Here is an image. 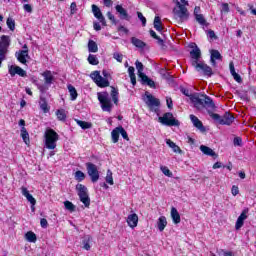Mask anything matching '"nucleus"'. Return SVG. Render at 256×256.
<instances>
[{
	"mask_svg": "<svg viewBox=\"0 0 256 256\" xmlns=\"http://www.w3.org/2000/svg\"><path fill=\"white\" fill-rule=\"evenodd\" d=\"M191 100L194 102V107H196V109H207L209 116L213 119V121H215V123H218L219 125H231L233 121H235V117H233V115H231L229 112H225L223 116L213 113L216 106L213 99H211L209 96H202L201 98L192 96Z\"/></svg>",
	"mask_w": 256,
	"mask_h": 256,
	"instance_id": "obj_1",
	"label": "nucleus"
},
{
	"mask_svg": "<svg viewBox=\"0 0 256 256\" xmlns=\"http://www.w3.org/2000/svg\"><path fill=\"white\" fill-rule=\"evenodd\" d=\"M9 47H11V37L7 35H2L0 37V67L7 59V53H9Z\"/></svg>",
	"mask_w": 256,
	"mask_h": 256,
	"instance_id": "obj_2",
	"label": "nucleus"
},
{
	"mask_svg": "<svg viewBox=\"0 0 256 256\" xmlns=\"http://www.w3.org/2000/svg\"><path fill=\"white\" fill-rule=\"evenodd\" d=\"M45 145L46 149H55L57 147V141H59V134L53 129H47L45 134Z\"/></svg>",
	"mask_w": 256,
	"mask_h": 256,
	"instance_id": "obj_3",
	"label": "nucleus"
},
{
	"mask_svg": "<svg viewBox=\"0 0 256 256\" xmlns=\"http://www.w3.org/2000/svg\"><path fill=\"white\" fill-rule=\"evenodd\" d=\"M76 191L84 207L89 208V206L91 205V198L89 197V191L87 190V187L83 184H77Z\"/></svg>",
	"mask_w": 256,
	"mask_h": 256,
	"instance_id": "obj_4",
	"label": "nucleus"
},
{
	"mask_svg": "<svg viewBox=\"0 0 256 256\" xmlns=\"http://www.w3.org/2000/svg\"><path fill=\"white\" fill-rule=\"evenodd\" d=\"M98 101L101 105L102 111H106L111 113V109H113V104L111 103V97L108 92H98Z\"/></svg>",
	"mask_w": 256,
	"mask_h": 256,
	"instance_id": "obj_5",
	"label": "nucleus"
},
{
	"mask_svg": "<svg viewBox=\"0 0 256 256\" xmlns=\"http://www.w3.org/2000/svg\"><path fill=\"white\" fill-rule=\"evenodd\" d=\"M176 6L177 8H174L173 10L175 18L179 19L180 21H187V19H189V11L187 10V7L181 4L179 0H176Z\"/></svg>",
	"mask_w": 256,
	"mask_h": 256,
	"instance_id": "obj_6",
	"label": "nucleus"
},
{
	"mask_svg": "<svg viewBox=\"0 0 256 256\" xmlns=\"http://www.w3.org/2000/svg\"><path fill=\"white\" fill-rule=\"evenodd\" d=\"M192 67H194L195 71L202 73V75L205 77H211V75H213V69L210 68V66L207 65L203 60H200V62H195Z\"/></svg>",
	"mask_w": 256,
	"mask_h": 256,
	"instance_id": "obj_7",
	"label": "nucleus"
},
{
	"mask_svg": "<svg viewBox=\"0 0 256 256\" xmlns=\"http://www.w3.org/2000/svg\"><path fill=\"white\" fill-rule=\"evenodd\" d=\"M162 125H166V127H179V120L173 117V113L167 112L162 117L158 118Z\"/></svg>",
	"mask_w": 256,
	"mask_h": 256,
	"instance_id": "obj_8",
	"label": "nucleus"
},
{
	"mask_svg": "<svg viewBox=\"0 0 256 256\" xmlns=\"http://www.w3.org/2000/svg\"><path fill=\"white\" fill-rule=\"evenodd\" d=\"M86 165V171L91 179L92 183H97L99 181V169L97 168V165L88 162Z\"/></svg>",
	"mask_w": 256,
	"mask_h": 256,
	"instance_id": "obj_9",
	"label": "nucleus"
},
{
	"mask_svg": "<svg viewBox=\"0 0 256 256\" xmlns=\"http://www.w3.org/2000/svg\"><path fill=\"white\" fill-rule=\"evenodd\" d=\"M91 79L96 83L98 87H109V80L107 78H104L101 76V72L99 71H93L90 74Z\"/></svg>",
	"mask_w": 256,
	"mask_h": 256,
	"instance_id": "obj_10",
	"label": "nucleus"
},
{
	"mask_svg": "<svg viewBox=\"0 0 256 256\" xmlns=\"http://www.w3.org/2000/svg\"><path fill=\"white\" fill-rule=\"evenodd\" d=\"M200 61H202L201 49L195 44V47L190 51V63L191 65H195V63H199Z\"/></svg>",
	"mask_w": 256,
	"mask_h": 256,
	"instance_id": "obj_11",
	"label": "nucleus"
},
{
	"mask_svg": "<svg viewBox=\"0 0 256 256\" xmlns=\"http://www.w3.org/2000/svg\"><path fill=\"white\" fill-rule=\"evenodd\" d=\"M248 215H249V208H244L240 216L237 218V221L235 224V229L237 231H239V229H241V227L245 225V220L247 219Z\"/></svg>",
	"mask_w": 256,
	"mask_h": 256,
	"instance_id": "obj_12",
	"label": "nucleus"
},
{
	"mask_svg": "<svg viewBox=\"0 0 256 256\" xmlns=\"http://www.w3.org/2000/svg\"><path fill=\"white\" fill-rule=\"evenodd\" d=\"M15 57L22 65H27V59H30L29 50H19L15 52Z\"/></svg>",
	"mask_w": 256,
	"mask_h": 256,
	"instance_id": "obj_13",
	"label": "nucleus"
},
{
	"mask_svg": "<svg viewBox=\"0 0 256 256\" xmlns=\"http://www.w3.org/2000/svg\"><path fill=\"white\" fill-rule=\"evenodd\" d=\"M92 13L98 21L105 27L107 26V21L105 20V16H103V13L101 12V9L97 7V5L93 4L92 5Z\"/></svg>",
	"mask_w": 256,
	"mask_h": 256,
	"instance_id": "obj_14",
	"label": "nucleus"
},
{
	"mask_svg": "<svg viewBox=\"0 0 256 256\" xmlns=\"http://www.w3.org/2000/svg\"><path fill=\"white\" fill-rule=\"evenodd\" d=\"M145 95L146 97L144 98V101L146 105H148V107H159V105H161V102L159 101V99L149 94V92H146Z\"/></svg>",
	"mask_w": 256,
	"mask_h": 256,
	"instance_id": "obj_15",
	"label": "nucleus"
},
{
	"mask_svg": "<svg viewBox=\"0 0 256 256\" xmlns=\"http://www.w3.org/2000/svg\"><path fill=\"white\" fill-rule=\"evenodd\" d=\"M9 73L11 77H15L16 75H19L20 77H27V72L19 66H14V65L10 66Z\"/></svg>",
	"mask_w": 256,
	"mask_h": 256,
	"instance_id": "obj_16",
	"label": "nucleus"
},
{
	"mask_svg": "<svg viewBox=\"0 0 256 256\" xmlns=\"http://www.w3.org/2000/svg\"><path fill=\"white\" fill-rule=\"evenodd\" d=\"M138 77H139L140 83L142 85H147L151 89H155V81H153V79L149 78V76H147V74H140V76H138Z\"/></svg>",
	"mask_w": 256,
	"mask_h": 256,
	"instance_id": "obj_17",
	"label": "nucleus"
},
{
	"mask_svg": "<svg viewBox=\"0 0 256 256\" xmlns=\"http://www.w3.org/2000/svg\"><path fill=\"white\" fill-rule=\"evenodd\" d=\"M190 121H192V123L196 127V129H199V131L201 133H205V131H207L205 126H203V122H201V120H199V118L197 116L191 114L190 115Z\"/></svg>",
	"mask_w": 256,
	"mask_h": 256,
	"instance_id": "obj_18",
	"label": "nucleus"
},
{
	"mask_svg": "<svg viewBox=\"0 0 256 256\" xmlns=\"http://www.w3.org/2000/svg\"><path fill=\"white\" fill-rule=\"evenodd\" d=\"M210 53V63L211 65H213V67H215L217 65L216 61H221L223 59V56H221V53L218 50H211Z\"/></svg>",
	"mask_w": 256,
	"mask_h": 256,
	"instance_id": "obj_19",
	"label": "nucleus"
},
{
	"mask_svg": "<svg viewBox=\"0 0 256 256\" xmlns=\"http://www.w3.org/2000/svg\"><path fill=\"white\" fill-rule=\"evenodd\" d=\"M127 223L131 229H135V227H137V223H139V216L135 213L128 215Z\"/></svg>",
	"mask_w": 256,
	"mask_h": 256,
	"instance_id": "obj_20",
	"label": "nucleus"
},
{
	"mask_svg": "<svg viewBox=\"0 0 256 256\" xmlns=\"http://www.w3.org/2000/svg\"><path fill=\"white\" fill-rule=\"evenodd\" d=\"M115 9L117 13H119L120 19H124L125 21H130L131 17L129 16V13H127V10L123 8V6L116 5Z\"/></svg>",
	"mask_w": 256,
	"mask_h": 256,
	"instance_id": "obj_21",
	"label": "nucleus"
},
{
	"mask_svg": "<svg viewBox=\"0 0 256 256\" xmlns=\"http://www.w3.org/2000/svg\"><path fill=\"white\" fill-rule=\"evenodd\" d=\"M21 191H22V195L24 197H26L27 201H29V203L32 205V207H34V205L37 203V200H35L33 195H31L29 193V190L27 188H25V187H22Z\"/></svg>",
	"mask_w": 256,
	"mask_h": 256,
	"instance_id": "obj_22",
	"label": "nucleus"
},
{
	"mask_svg": "<svg viewBox=\"0 0 256 256\" xmlns=\"http://www.w3.org/2000/svg\"><path fill=\"white\" fill-rule=\"evenodd\" d=\"M42 77H44V83L46 85H52L55 77L53 76V73L51 71L46 70L45 72L42 73Z\"/></svg>",
	"mask_w": 256,
	"mask_h": 256,
	"instance_id": "obj_23",
	"label": "nucleus"
},
{
	"mask_svg": "<svg viewBox=\"0 0 256 256\" xmlns=\"http://www.w3.org/2000/svg\"><path fill=\"white\" fill-rule=\"evenodd\" d=\"M200 151H202L204 155H208V157H214V159H217V153H215V151L208 146L201 145Z\"/></svg>",
	"mask_w": 256,
	"mask_h": 256,
	"instance_id": "obj_24",
	"label": "nucleus"
},
{
	"mask_svg": "<svg viewBox=\"0 0 256 256\" xmlns=\"http://www.w3.org/2000/svg\"><path fill=\"white\" fill-rule=\"evenodd\" d=\"M91 241H93V238L90 235H85L82 239V245L83 249L85 251H91Z\"/></svg>",
	"mask_w": 256,
	"mask_h": 256,
	"instance_id": "obj_25",
	"label": "nucleus"
},
{
	"mask_svg": "<svg viewBox=\"0 0 256 256\" xmlns=\"http://www.w3.org/2000/svg\"><path fill=\"white\" fill-rule=\"evenodd\" d=\"M171 217H172V221H173V223H175V225H178V223H181V215H179V211H177V208L172 207Z\"/></svg>",
	"mask_w": 256,
	"mask_h": 256,
	"instance_id": "obj_26",
	"label": "nucleus"
},
{
	"mask_svg": "<svg viewBox=\"0 0 256 256\" xmlns=\"http://www.w3.org/2000/svg\"><path fill=\"white\" fill-rule=\"evenodd\" d=\"M40 109L43 111V113H49V104H47V99L43 96H40V101H39Z\"/></svg>",
	"mask_w": 256,
	"mask_h": 256,
	"instance_id": "obj_27",
	"label": "nucleus"
},
{
	"mask_svg": "<svg viewBox=\"0 0 256 256\" xmlns=\"http://www.w3.org/2000/svg\"><path fill=\"white\" fill-rule=\"evenodd\" d=\"M157 227L160 232L165 231V228L167 227V218L165 216H160L157 222Z\"/></svg>",
	"mask_w": 256,
	"mask_h": 256,
	"instance_id": "obj_28",
	"label": "nucleus"
},
{
	"mask_svg": "<svg viewBox=\"0 0 256 256\" xmlns=\"http://www.w3.org/2000/svg\"><path fill=\"white\" fill-rule=\"evenodd\" d=\"M131 43L132 45H134V47H137L138 49H145L147 45L145 42L135 37L131 38Z\"/></svg>",
	"mask_w": 256,
	"mask_h": 256,
	"instance_id": "obj_29",
	"label": "nucleus"
},
{
	"mask_svg": "<svg viewBox=\"0 0 256 256\" xmlns=\"http://www.w3.org/2000/svg\"><path fill=\"white\" fill-rule=\"evenodd\" d=\"M166 144L172 149L174 153H183V150L175 144V142L171 141V139L166 140Z\"/></svg>",
	"mask_w": 256,
	"mask_h": 256,
	"instance_id": "obj_30",
	"label": "nucleus"
},
{
	"mask_svg": "<svg viewBox=\"0 0 256 256\" xmlns=\"http://www.w3.org/2000/svg\"><path fill=\"white\" fill-rule=\"evenodd\" d=\"M182 93L183 95H185L186 97L190 98L191 103H193V105H195V102L191 99V97H198L199 99H201L203 96L207 97L206 94H189V90L187 89H182Z\"/></svg>",
	"mask_w": 256,
	"mask_h": 256,
	"instance_id": "obj_31",
	"label": "nucleus"
},
{
	"mask_svg": "<svg viewBox=\"0 0 256 256\" xmlns=\"http://www.w3.org/2000/svg\"><path fill=\"white\" fill-rule=\"evenodd\" d=\"M163 23L161 22V17L156 16L154 18V29H156V31H158L159 33L163 32Z\"/></svg>",
	"mask_w": 256,
	"mask_h": 256,
	"instance_id": "obj_32",
	"label": "nucleus"
},
{
	"mask_svg": "<svg viewBox=\"0 0 256 256\" xmlns=\"http://www.w3.org/2000/svg\"><path fill=\"white\" fill-rule=\"evenodd\" d=\"M111 89L112 101L114 105H119V90H117L115 87H112Z\"/></svg>",
	"mask_w": 256,
	"mask_h": 256,
	"instance_id": "obj_33",
	"label": "nucleus"
},
{
	"mask_svg": "<svg viewBox=\"0 0 256 256\" xmlns=\"http://www.w3.org/2000/svg\"><path fill=\"white\" fill-rule=\"evenodd\" d=\"M88 51L89 53H97L99 51V47L97 46V42L93 40H89L88 42Z\"/></svg>",
	"mask_w": 256,
	"mask_h": 256,
	"instance_id": "obj_34",
	"label": "nucleus"
},
{
	"mask_svg": "<svg viewBox=\"0 0 256 256\" xmlns=\"http://www.w3.org/2000/svg\"><path fill=\"white\" fill-rule=\"evenodd\" d=\"M77 125H79V127H81V129L85 130V129H91L93 127V124H91L90 122H85L83 120H79V119H75Z\"/></svg>",
	"mask_w": 256,
	"mask_h": 256,
	"instance_id": "obj_35",
	"label": "nucleus"
},
{
	"mask_svg": "<svg viewBox=\"0 0 256 256\" xmlns=\"http://www.w3.org/2000/svg\"><path fill=\"white\" fill-rule=\"evenodd\" d=\"M119 135H120L119 127H116L114 130H112L111 132L112 143H119Z\"/></svg>",
	"mask_w": 256,
	"mask_h": 256,
	"instance_id": "obj_36",
	"label": "nucleus"
},
{
	"mask_svg": "<svg viewBox=\"0 0 256 256\" xmlns=\"http://www.w3.org/2000/svg\"><path fill=\"white\" fill-rule=\"evenodd\" d=\"M68 91L70 93L71 101H75L78 97L77 89H75L73 85L69 84Z\"/></svg>",
	"mask_w": 256,
	"mask_h": 256,
	"instance_id": "obj_37",
	"label": "nucleus"
},
{
	"mask_svg": "<svg viewBox=\"0 0 256 256\" xmlns=\"http://www.w3.org/2000/svg\"><path fill=\"white\" fill-rule=\"evenodd\" d=\"M21 137L26 145H29V132H27V129L25 127L21 128Z\"/></svg>",
	"mask_w": 256,
	"mask_h": 256,
	"instance_id": "obj_38",
	"label": "nucleus"
},
{
	"mask_svg": "<svg viewBox=\"0 0 256 256\" xmlns=\"http://www.w3.org/2000/svg\"><path fill=\"white\" fill-rule=\"evenodd\" d=\"M26 240H28L29 243H35L37 241V235L32 232L29 231L25 234Z\"/></svg>",
	"mask_w": 256,
	"mask_h": 256,
	"instance_id": "obj_39",
	"label": "nucleus"
},
{
	"mask_svg": "<svg viewBox=\"0 0 256 256\" xmlns=\"http://www.w3.org/2000/svg\"><path fill=\"white\" fill-rule=\"evenodd\" d=\"M56 116L59 121H65V119H67V113L65 112V109L57 110Z\"/></svg>",
	"mask_w": 256,
	"mask_h": 256,
	"instance_id": "obj_40",
	"label": "nucleus"
},
{
	"mask_svg": "<svg viewBox=\"0 0 256 256\" xmlns=\"http://www.w3.org/2000/svg\"><path fill=\"white\" fill-rule=\"evenodd\" d=\"M6 25L10 31H15V19L8 17L6 20Z\"/></svg>",
	"mask_w": 256,
	"mask_h": 256,
	"instance_id": "obj_41",
	"label": "nucleus"
},
{
	"mask_svg": "<svg viewBox=\"0 0 256 256\" xmlns=\"http://www.w3.org/2000/svg\"><path fill=\"white\" fill-rule=\"evenodd\" d=\"M74 177L76 179V181H85V173H83V171H76L75 174H74Z\"/></svg>",
	"mask_w": 256,
	"mask_h": 256,
	"instance_id": "obj_42",
	"label": "nucleus"
},
{
	"mask_svg": "<svg viewBox=\"0 0 256 256\" xmlns=\"http://www.w3.org/2000/svg\"><path fill=\"white\" fill-rule=\"evenodd\" d=\"M88 63H90V65H99V59H97V56L89 54Z\"/></svg>",
	"mask_w": 256,
	"mask_h": 256,
	"instance_id": "obj_43",
	"label": "nucleus"
},
{
	"mask_svg": "<svg viewBox=\"0 0 256 256\" xmlns=\"http://www.w3.org/2000/svg\"><path fill=\"white\" fill-rule=\"evenodd\" d=\"M106 183H108V185H114L113 182V172H111V170H107V174H106Z\"/></svg>",
	"mask_w": 256,
	"mask_h": 256,
	"instance_id": "obj_44",
	"label": "nucleus"
},
{
	"mask_svg": "<svg viewBox=\"0 0 256 256\" xmlns=\"http://www.w3.org/2000/svg\"><path fill=\"white\" fill-rule=\"evenodd\" d=\"M136 65V69L138 71V77H141V75H145V73H143V63L139 62V60L136 61L135 63Z\"/></svg>",
	"mask_w": 256,
	"mask_h": 256,
	"instance_id": "obj_45",
	"label": "nucleus"
},
{
	"mask_svg": "<svg viewBox=\"0 0 256 256\" xmlns=\"http://www.w3.org/2000/svg\"><path fill=\"white\" fill-rule=\"evenodd\" d=\"M195 19L200 25H207V20H205L202 14H196Z\"/></svg>",
	"mask_w": 256,
	"mask_h": 256,
	"instance_id": "obj_46",
	"label": "nucleus"
},
{
	"mask_svg": "<svg viewBox=\"0 0 256 256\" xmlns=\"http://www.w3.org/2000/svg\"><path fill=\"white\" fill-rule=\"evenodd\" d=\"M160 169L166 177H173V172H171L167 166H161Z\"/></svg>",
	"mask_w": 256,
	"mask_h": 256,
	"instance_id": "obj_47",
	"label": "nucleus"
},
{
	"mask_svg": "<svg viewBox=\"0 0 256 256\" xmlns=\"http://www.w3.org/2000/svg\"><path fill=\"white\" fill-rule=\"evenodd\" d=\"M229 11H230L229 4L222 3L221 10H220L221 15H227V13H229Z\"/></svg>",
	"mask_w": 256,
	"mask_h": 256,
	"instance_id": "obj_48",
	"label": "nucleus"
},
{
	"mask_svg": "<svg viewBox=\"0 0 256 256\" xmlns=\"http://www.w3.org/2000/svg\"><path fill=\"white\" fill-rule=\"evenodd\" d=\"M64 206H65V209H67V211H70L71 213L75 211V206L72 204L71 201H65Z\"/></svg>",
	"mask_w": 256,
	"mask_h": 256,
	"instance_id": "obj_49",
	"label": "nucleus"
},
{
	"mask_svg": "<svg viewBox=\"0 0 256 256\" xmlns=\"http://www.w3.org/2000/svg\"><path fill=\"white\" fill-rule=\"evenodd\" d=\"M51 86L49 84H42V85H38V89L41 93H47V91H49V88Z\"/></svg>",
	"mask_w": 256,
	"mask_h": 256,
	"instance_id": "obj_50",
	"label": "nucleus"
},
{
	"mask_svg": "<svg viewBox=\"0 0 256 256\" xmlns=\"http://www.w3.org/2000/svg\"><path fill=\"white\" fill-rule=\"evenodd\" d=\"M119 131L123 139H125L126 141H129V135L127 134V131L125 130V128H123V126L119 127Z\"/></svg>",
	"mask_w": 256,
	"mask_h": 256,
	"instance_id": "obj_51",
	"label": "nucleus"
},
{
	"mask_svg": "<svg viewBox=\"0 0 256 256\" xmlns=\"http://www.w3.org/2000/svg\"><path fill=\"white\" fill-rule=\"evenodd\" d=\"M113 59L118 61V63H123V54H121L119 52H114L113 53Z\"/></svg>",
	"mask_w": 256,
	"mask_h": 256,
	"instance_id": "obj_52",
	"label": "nucleus"
},
{
	"mask_svg": "<svg viewBox=\"0 0 256 256\" xmlns=\"http://www.w3.org/2000/svg\"><path fill=\"white\" fill-rule=\"evenodd\" d=\"M137 16L138 19L141 21L142 26L145 27V25H147V18H145V16H143V13L141 12H137Z\"/></svg>",
	"mask_w": 256,
	"mask_h": 256,
	"instance_id": "obj_53",
	"label": "nucleus"
},
{
	"mask_svg": "<svg viewBox=\"0 0 256 256\" xmlns=\"http://www.w3.org/2000/svg\"><path fill=\"white\" fill-rule=\"evenodd\" d=\"M238 97H240L242 101H249V96L247 95V92H238Z\"/></svg>",
	"mask_w": 256,
	"mask_h": 256,
	"instance_id": "obj_54",
	"label": "nucleus"
},
{
	"mask_svg": "<svg viewBox=\"0 0 256 256\" xmlns=\"http://www.w3.org/2000/svg\"><path fill=\"white\" fill-rule=\"evenodd\" d=\"M107 17L114 25H117V20L115 19V15H113V13L107 12Z\"/></svg>",
	"mask_w": 256,
	"mask_h": 256,
	"instance_id": "obj_55",
	"label": "nucleus"
},
{
	"mask_svg": "<svg viewBox=\"0 0 256 256\" xmlns=\"http://www.w3.org/2000/svg\"><path fill=\"white\" fill-rule=\"evenodd\" d=\"M23 9L26 13H33V6L31 4H24Z\"/></svg>",
	"mask_w": 256,
	"mask_h": 256,
	"instance_id": "obj_56",
	"label": "nucleus"
},
{
	"mask_svg": "<svg viewBox=\"0 0 256 256\" xmlns=\"http://www.w3.org/2000/svg\"><path fill=\"white\" fill-rule=\"evenodd\" d=\"M40 225H41L42 229H47V227H49V222H47V219L41 218Z\"/></svg>",
	"mask_w": 256,
	"mask_h": 256,
	"instance_id": "obj_57",
	"label": "nucleus"
},
{
	"mask_svg": "<svg viewBox=\"0 0 256 256\" xmlns=\"http://www.w3.org/2000/svg\"><path fill=\"white\" fill-rule=\"evenodd\" d=\"M232 77L237 83H243V79L241 78V75H239L238 73L232 74Z\"/></svg>",
	"mask_w": 256,
	"mask_h": 256,
	"instance_id": "obj_58",
	"label": "nucleus"
},
{
	"mask_svg": "<svg viewBox=\"0 0 256 256\" xmlns=\"http://www.w3.org/2000/svg\"><path fill=\"white\" fill-rule=\"evenodd\" d=\"M156 41H157V43H158V45H160V47L162 48V49H165V41H163V39H161V37H157L156 38Z\"/></svg>",
	"mask_w": 256,
	"mask_h": 256,
	"instance_id": "obj_59",
	"label": "nucleus"
},
{
	"mask_svg": "<svg viewBox=\"0 0 256 256\" xmlns=\"http://www.w3.org/2000/svg\"><path fill=\"white\" fill-rule=\"evenodd\" d=\"M231 192H232V195H234V197H236V195H239V187L233 185Z\"/></svg>",
	"mask_w": 256,
	"mask_h": 256,
	"instance_id": "obj_60",
	"label": "nucleus"
},
{
	"mask_svg": "<svg viewBox=\"0 0 256 256\" xmlns=\"http://www.w3.org/2000/svg\"><path fill=\"white\" fill-rule=\"evenodd\" d=\"M105 7H113V0H102Z\"/></svg>",
	"mask_w": 256,
	"mask_h": 256,
	"instance_id": "obj_61",
	"label": "nucleus"
},
{
	"mask_svg": "<svg viewBox=\"0 0 256 256\" xmlns=\"http://www.w3.org/2000/svg\"><path fill=\"white\" fill-rule=\"evenodd\" d=\"M166 103L168 109H173V100L171 98H166Z\"/></svg>",
	"mask_w": 256,
	"mask_h": 256,
	"instance_id": "obj_62",
	"label": "nucleus"
},
{
	"mask_svg": "<svg viewBox=\"0 0 256 256\" xmlns=\"http://www.w3.org/2000/svg\"><path fill=\"white\" fill-rule=\"evenodd\" d=\"M221 253L223 256H235V254L232 251L221 250Z\"/></svg>",
	"mask_w": 256,
	"mask_h": 256,
	"instance_id": "obj_63",
	"label": "nucleus"
},
{
	"mask_svg": "<svg viewBox=\"0 0 256 256\" xmlns=\"http://www.w3.org/2000/svg\"><path fill=\"white\" fill-rule=\"evenodd\" d=\"M242 140L239 137L234 138V145L241 146Z\"/></svg>",
	"mask_w": 256,
	"mask_h": 256,
	"instance_id": "obj_64",
	"label": "nucleus"
}]
</instances>
